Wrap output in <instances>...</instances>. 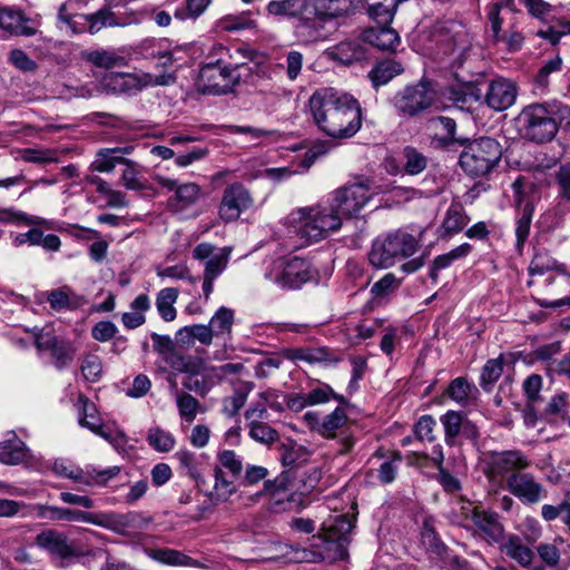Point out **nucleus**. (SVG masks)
I'll return each instance as SVG.
<instances>
[{
	"label": "nucleus",
	"instance_id": "2f4dec72",
	"mask_svg": "<svg viewBox=\"0 0 570 570\" xmlns=\"http://www.w3.org/2000/svg\"><path fill=\"white\" fill-rule=\"evenodd\" d=\"M78 404L80 406L78 420L80 426L90 430L96 435H104V425L97 415L96 405L83 394L79 395Z\"/></svg>",
	"mask_w": 570,
	"mask_h": 570
},
{
	"label": "nucleus",
	"instance_id": "72a5a7b5",
	"mask_svg": "<svg viewBox=\"0 0 570 570\" xmlns=\"http://www.w3.org/2000/svg\"><path fill=\"white\" fill-rule=\"evenodd\" d=\"M502 550L509 558L522 567L529 566L534 556L532 550L523 544L521 538L515 534H511L507 538L505 542L502 544Z\"/></svg>",
	"mask_w": 570,
	"mask_h": 570
},
{
	"label": "nucleus",
	"instance_id": "9b49d317",
	"mask_svg": "<svg viewBox=\"0 0 570 570\" xmlns=\"http://www.w3.org/2000/svg\"><path fill=\"white\" fill-rule=\"evenodd\" d=\"M274 284L282 288H298L312 279L313 274L307 261L293 257L289 259H277L273 263L272 269L265 274Z\"/></svg>",
	"mask_w": 570,
	"mask_h": 570
},
{
	"label": "nucleus",
	"instance_id": "6e6d98bb",
	"mask_svg": "<svg viewBox=\"0 0 570 570\" xmlns=\"http://www.w3.org/2000/svg\"><path fill=\"white\" fill-rule=\"evenodd\" d=\"M396 8L383 3L381 1L373 3L368 7L370 18L377 23V26H389L395 14Z\"/></svg>",
	"mask_w": 570,
	"mask_h": 570
},
{
	"label": "nucleus",
	"instance_id": "f704fd0d",
	"mask_svg": "<svg viewBox=\"0 0 570 570\" xmlns=\"http://www.w3.org/2000/svg\"><path fill=\"white\" fill-rule=\"evenodd\" d=\"M200 197V187L195 183L179 185L170 204L177 212L185 210L197 203Z\"/></svg>",
	"mask_w": 570,
	"mask_h": 570
},
{
	"label": "nucleus",
	"instance_id": "473e14b6",
	"mask_svg": "<svg viewBox=\"0 0 570 570\" xmlns=\"http://www.w3.org/2000/svg\"><path fill=\"white\" fill-rule=\"evenodd\" d=\"M480 511L481 510L478 507H474L472 502L459 498L453 502L451 519L454 523L465 529H472Z\"/></svg>",
	"mask_w": 570,
	"mask_h": 570
},
{
	"label": "nucleus",
	"instance_id": "39448f33",
	"mask_svg": "<svg viewBox=\"0 0 570 570\" xmlns=\"http://www.w3.org/2000/svg\"><path fill=\"white\" fill-rule=\"evenodd\" d=\"M355 519L348 514L328 515L322 523L318 535L313 537V560H342L347 556L350 534L354 528Z\"/></svg>",
	"mask_w": 570,
	"mask_h": 570
},
{
	"label": "nucleus",
	"instance_id": "4d7b16f0",
	"mask_svg": "<svg viewBox=\"0 0 570 570\" xmlns=\"http://www.w3.org/2000/svg\"><path fill=\"white\" fill-rule=\"evenodd\" d=\"M402 459L400 455L385 459L377 469V479L383 484L392 483L397 474Z\"/></svg>",
	"mask_w": 570,
	"mask_h": 570
},
{
	"label": "nucleus",
	"instance_id": "a878e982",
	"mask_svg": "<svg viewBox=\"0 0 570 570\" xmlns=\"http://www.w3.org/2000/svg\"><path fill=\"white\" fill-rule=\"evenodd\" d=\"M324 55L334 61L350 65L365 57L364 48L354 40L342 41L325 50Z\"/></svg>",
	"mask_w": 570,
	"mask_h": 570
},
{
	"label": "nucleus",
	"instance_id": "a211bd4d",
	"mask_svg": "<svg viewBox=\"0 0 570 570\" xmlns=\"http://www.w3.org/2000/svg\"><path fill=\"white\" fill-rule=\"evenodd\" d=\"M126 24L127 21L118 19L110 8H102L92 14L73 16L68 27L73 33L89 31L95 35L105 27H124Z\"/></svg>",
	"mask_w": 570,
	"mask_h": 570
},
{
	"label": "nucleus",
	"instance_id": "b1692460",
	"mask_svg": "<svg viewBox=\"0 0 570 570\" xmlns=\"http://www.w3.org/2000/svg\"><path fill=\"white\" fill-rule=\"evenodd\" d=\"M473 527L476 528L479 535L490 544L498 543L503 538V525L495 513L481 510Z\"/></svg>",
	"mask_w": 570,
	"mask_h": 570
},
{
	"label": "nucleus",
	"instance_id": "7ed1b4c3",
	"mask_svg": "<svg viewBox=\"0 0 570 570\" xmlns=\"http://www.w3.org/2000/svg\"><path fill=\"white\" fill-rule=\"evenodd\" d=\"M484 473L490 480H503L505 489L524 504H535L546 498L544 487L532 473L530 458L520 450L490 452L484 459Z\"/></svg>",
	"mask_w": 570,
	"mask_h": 570
},
{
	"label": "nucleus",
	"instance_id": "ea45409f",
	"mask_svg": "<svg viewBox=\"0 0 570 570\" xmlns=\"http://www.w3.org/2000/svg\"><path fill=\"white\" fill-rule=\"evenodd\" d=\"M214 487L209 493V498L214 503L225 502L235 492V485L227 480L223 469L215 466L214 469Z\"/></svg>",
	"mask_w": 570,
	"mask_h": 570
},
{
	"label": "nucleus",
	"instance_id": "864d4df0",
	"mask_svg": "<svg viewBox=\"0 0 570 570\" xmlns=\"http://www.w3.org/2000/svg\"><path fill=\"white\" fill-rule=\"evenodd\" d=\"M533 207L530 204H525L521 216L517 220L515 237H517V249L522 250V247L529 236L530 226L532 220Z\"/></svg>",
	"mask_w": 570,
	"mask_h": 570
},
{
	"label": "nucleus",
	"instance_id": "052dcab7",
	"mask_svg": "<svg viewBox=\"0 0 570 570\" xmlns=\"http://www.w3.org/2000/svg\"><path fill=\"white\" fill-rule=\"evenodd\" d=\"M400 283L392 273L385 274L381 279L373 284L371 292L376 297H383L394 292Z\"/></svg>",
	"mask_w": 570,
	"mask_h": 570
},
{
	"label": "nucleus",
	"instance_id": "09e8293b",
	"mask_svg": "<svg viewBox=\"0 0 570 570\" xmlns=\"http://www.w3.org/2000/svg\"><path fill=\"white\" fill-rule=\"evenodd\" d=\"M148 443L158 452H169L174 449L176 440L174 435L160 428H153L148 431Z\"/></svg>",
	"mask_w": 570,
	"mask_h": 570
},
{
	"label": "nucleus",
	"instance_id": "2eb2a0df",
	"mask_svg": "<svg viewBox=\"0 0 570 570\" xmlns=\"http://www.w3.org/2000/svg\"><path fill=\"white\" fill-rule=\"evenodd\" d=\"M253 205L249 191L239 183L228 185L218 208L219 218L225 223L235 222Z\"/></svg>",
	"mask_w": 570,
	"mask_h": 570
},
{
	"label": "nucleus",
	"instance_id": "de8ad7c7",
	"mask_svg": "<svg viewBox=\"0 0 570 570\" xmlns=\"http://www.w3.org/2000/svg\"><path fill=\"white\" fill-rule=\"evenodd\" d=\"M503 372V356L489 360L481 372L480 385L483 390L490 391L493 384L500 379Z\"/></svg>",
	"mask_w": 570,
	"mask_h": 570
},
{
	"label": "nucleus",
	"instance_id": "9d476101",
	"mask_svg": "<svg viewBox=\"0 0 570 570\" xmlns=\"http://www.w3.org/2000/svg\"><path fill=\"white\" fill-rule=\"evenodd\" d=\"M175 81L171 75L153 76L142 73L140 76L124 72H106L101 78L104 89L112 94H131L148 86H164Z\"/></svg>",
	"mask_w": 570,
	"mask_h": 570
},
{
	"label": "nucleus",
	"instance_id": "3c124183",
	"mask_svg": "<svg viewBox=\"0 0 570 570\" xmlns=\"http://www.w3.org/2000/svg\"><path fill=\"white\" fill-rule=\"evenodd\" d=\"M473 391H475V387L464 377H456L451 382L448 394L454 402L464 405L471 399Z\"/></svg>",
	"mask_w": 570,
	"mask_h": 570
},
{
	"label": "nucleus",
	"instance_id": "680f3d73",
	"mask_svg": "<svg viewBox=\"0 0 570 570\" xmlns=\"http://www.w3.org/2000/svg\"><path fill=\"white\" fill-rule=\"evenodd\" d=\"M285 70L286 76L291 81L297 79L303 67V55L299 51L292 50L285 56Z\"/></svg>",
	"mask_w": 570,
	"mask_h": 570
},
{
	"label": "nucleus",
	"instance_id": "5701e85b",
	"mask_svg": "<svg viewBox=\"0 0 570 570\" xmlns=\"http://www.w3.org/2000/svg\"><path fill=\"white\" fill-rule=\"evenodd\" d=\"M312 0H273L268 2L267 13L275 17L294 18L298 21L302 17L312 13Z\"/></svg>",
	"mask_w": 570,
	"mask_h": 570
},
{
	"label": "nucleus",
	"instance_id": "f8f14e48",
	"mask_svg": "<svg viewBox=\"0 0 570 570\" xmlns=\"http://www.w3.org/2000/svg\"><path fill=\"white\" fill-rule=\"evenodd\" d=\"M435 101V91L426 81L404 87L397 91L392 104L399 114L404 116H416L429 109Z\"/></svg>",
	"mask_w": 570,
	"mask_h": 570
},
{
	"label": "nucleus",
	"instance_id": "37998d69",
	"mask_svg": "<svg viewBox=\"0 0 570 570\" xmlns=\"http://www.w3.org/2000/svg\"><path fill=\"white\" fill-rule=\"evenodd\" d=\"M403 168L404 171L409 175H419L421 174L428 166V158L425 155L420 153L416 148L412 146H406L403 149Z\"/></svg>",
	"mask_w": 570,
	"mask_h": 570
},
{
	"label": "nucleus",
	"instance_id": "49530a36",
	"mask_svg": "<svg viewBox=\"0 0 570 570\" xmlns=\"http://www.w3.org/2000/svg\"><path fill=\"white\" fill-rule=\"evenodd\" d=\"M234 323V312L225 306L219 307L209 321V327L215 336L230 334Z\"/></svg>",
	"mask_w": 570,
	"mask_h": 570
},
{
	"label": "nucleus",
	"instance_id": "bf43d9fd",
	"mask_svg": "<svg viewBox=\"0 0 570 570\" xmlns=\"http://www.w3.org/2000/svg\"><path fill=\"white\" fill-rule=\"evenodd\" d=\"M58 370L68 366L73 360L75 351L70 345L58 343L50 352Z\"/></svg>",
	"mask_w": 570,
	"mask_h": 570
},
{
	"label": "nucleus",
	"instance_id": "bb28decb",
	"mask_svg": "<svg viewBox=\"0 0 570 570\" xmlns=\"http://www.w3.org/2000/svg\"><path fill=\"white\" fill-rule=\"evenodd\" d=\"M312 12H318L327 21L346 17L355 9V0H312Z\"/></svg>",
	"mask_w": 570,
	"mask_h": 570
},
{
	"label": "nucleus",
	"instance_id": "4468645a",
	"mask_svg": "<svg viewBox=\"0 0 570 570\" xmlns=\"http://www.w3.org/2000/svg\"><path fill=\"white\" fill-rule=\"evenodd\" d=\"M235 80L234 69L217 61L202 67L197 85L204 94L223 95L232 90Z\"/></svg>",
	"mask_w": 570,
	"mask_h": 570
},
{
	"label": "nucleus",
	"instance_id": "338daca9",
	"mask_svg": "<svg viewBox=\"0 0 570 570\" xmlns=\"http://www.w3.org/2000/svg\"><path fill=\"white\" fill-rule=\"evenodd\" d=\"M96 87L92 83L77 86L63 85L60 96L65 99L90 98L94 96Z\"/></svg>",
	"mask_w": 570,
	"mask_h": 570
},
{
	"label": "nucleus",
	"instance_id": "79ce46f5",
	"mask_svg": "<svg viewBox=\"0 0 570 570\" xmlns=\"http://www.w3.org/2000/svg\"><path fill=\"white\" fill-rule=\"evenodd\" d=\"M212 0H186L174 11V18L178 21L197 20L209 7Z\"/></svg>",
	"mask_w": 570,
	"mask_h": 570
},
{
	"label": "nucleus",
	"instance_id": "69168bd1",
	"mask_svg": "<svg viewBox=\"0 0 570 570\" xmlns=\"http://www.w3.org/2000/svg\"><path fill=\"white\" fill-rule=\"evenodd\" d=\"M436 421L431 415H423L415 424V434L422 441L432 442L435 440L433 434Z\"/></svg>",
	"mask_w": 570,
	"mask_h": 570
},
{
	"label": "nucleus",
	"instance_id": "412c9836",
	"mask_svg": "<svg viewBox=\"0 0 570 570\" xmlns=\"http://www.w3.org/2000/svg\"><path fill=\"white\" fill-rule=\"evenodd\" d=\"M362 39L382 51H395L401 42L396 30L389 26L371 27L363 31Z\"/></svg>",
	"mask_w": 570,
	"mask_h": 570
},
{
	"label": "nucleus",
	"instance_id": "c9c22d12",
	"mask_svg": "<svg viewBox=\"0 0 570 570\" xmlns=\"http://www.w3.org/2000/svg\"><path fill=\"white\" fill-rule=\"evenodd\" d=\"M469 223V217L460 205H451L441 226V235L450 236L461 232Z\"/></svg>",
	"mask_w": 570,
	"mask_h": 570
},
{
	"label": "nucleus",
	"instance_id": "4c0bfd02",
	"mask_svg": "<svg viewBox=\"0 0 570 570\" xmlns=\"http://www.w3.org/2000/svg\"><path fill=\"white\" fill-rule=\"evenodd\" d=\"M444 429V441L448 445L453 446L458 444V438L461 435V430L464 420L460 412L448 411L440 417Z\"/></svg>",
	"mask_w": 570,
	"mask_h": 570
},
{
	"label": "nucleus",
	"instance_id": "393cba45",
	"mask_svg": "<svg viewBox=\"0 0 570 570\" xmlns=\"http://www.w3.org/2000/svg\"><path fill=\"white\" fill-rule=\"evenodd\" d=\"M30 20L26 19L20 11L9 8L0 9V28L16 35L26 37L35 36L37 27L29 24Z\"/></svg>",
	"mask_w": 570,
	"mask_h": 570
},
{
	"label": "nucleus",
	"instance_id": "20e7f679",
	"mask_svg": "<svg viewBox=\"0 0 570 570\" xmlns=\"http://www.w3.org/2000/svg\"><path fill=\"white\" fill-rule=\"evenodd\" d=\"M37 515L51 521L85 522L108 529L115 533L124 534L138 525L142 519L138 512H98L90 513L81 510L40 504Z\"/></svg>",
	"mask_w": 570,
	"mask_h": 570
},
{
	"label": "nucleus",
	"instance_id": "f257e3e1",
	"mask_svg": "<svg viewBox=\"0 0 570 570\" xmlns=\"http://www.w3.org/2000/svg\"><path fill=\"white\" fill-rule=\"evenodd\" d=\"M370 183H353L335 189L327 200L293 209L286 217L303 245H311L338 232L375 194Z\"/></svg>",
	"mask_w": 570,
	"mask_h": 570
},
{
	"label": "nucleus",
	"instance_id": "f3484780",
	"mask_svg": "<svg viewBox=\"0 0 570 570\" xmlns=\"http://www.w3.org/2000/svg\"><path fill=\"white\" fill-rule=\"evenodd\" d=\"M232 254V247L217 248L210 243H200L193 250V257L205 262L204 276L217 278L226 269Z\"/></svg>",
	"mask_w": 570,
	"mask_h": 570
},
{
	"label": "nucleus",
	"instance_id": "5fc2aeb1",
	"mask_svg": "<svg viewBox=\"0 0 570 570\" xmlns=\"http://www.w3.org/2000/svg\"><path fill=\"white\" fill-rule=\"evenodd\" d=\"M248 428L249 436L257 442L269 444L278 440L277 431L262 421H252Z\"/></svg>",
	"mask_w": 570,
	"mask_h": 570
},
{
	"label": "nucleus",
	"instance_id": "7c9ffc66",
	"mask_svg": "<svg viewBox=\"0 0 570 570\" xmlns=\"http://www.w3.org/2000/svg\"><path fill=\"white\" fill-rule=\"evenodd\" d=\"M403 70L401 62L394 59H384L374 66L370 71L368 77L374 87H380L386 85L394 77L401 75Z\"/></svg>",
	"mask_w": 570,
	"mask_h": 570
},
{
	"label": "nucleus",
	"instance_id": "774afa93",
	"mask_svg": "<svg viewBox=\"0 0 570 570\" xmlns=\"http://www.w3.org/2000/svg\"><path fill=\"white\" fill-rule=\"evenodd\" d=\"M557 262L546 254H535L532 258L529 271L531 275H543L546 272L557 268Z\"/></svg>",
	"mask_w": 570,
	"mask_h": 570
},
{
	"label": "nucleus",
	"instance_id": "e2e57ef3",
	"mask_svg": "<svg viewBox=\"0 0 570 570\" xmlns=\"http://www.w3.org/2000/svg\"><path fill=\"white\" fill-rule=\"evenodd\" d=\"M220 468L227 469L233 475L237 476L242 473L243 463L239 456L232 450H224L218 453Z\"/></svg>",
	"mask_w": 570,
	"mask_h": 570
},
{
	"label": "nucleus",
	"instance_id": "c85d7f7f",
	"mask_svg": "<svg viewBox=\"0 0 570 570\" xmlns=\"http://www.w3.org/2000/svg\"><path fill=\"white\" fill-rule=\"evenodd\" d=\"M174 458L178 462V471L180 474L186 475L196 482L203 481L200 462L202 455H198L187 449H180L175 453Z\"/></svg>",
	"mask_w": 570,
	"mask_h": 570
},
{
	"label": "nucleus",
	"instance_id": "aec40b11",
	"mask_svg": "<svg viewBox=\"0 0 570 570\" xmlns=\"http://www.w3.org/2000/svg\"><path fill=\"white\" fill-rule=\"evenodd\" d=\"M314 16L306 14L295 26L296 38L305 45L324 41L330 36L326 28L327 20L318 12H312Z\"/></svg>",
	"mask_w": 570,
	"mask_h": 570
},
{
	"label": "nucleus",
	"instance_id": "ddd939ff",
	"mask_svg": "<svg viewBox=\"0 0 570 570\" xmlns=\"http://www.w3.org/2000/svg\"><path fill=\"white\" fill-rule=\"evenodd\" d=\"M291 473V470L284 471L274 480L265 481L263 491L256 494L257 497L268 495L271 498L269 509L275 513L295 511L304 507L301 494L286 493L292 478Z\"/></svg>",
	"mask_w": 570,
	"mask_h": 570
},
{
	"label": "nucleus",
	"instance_id": "6ab92c4d",
	"mask_svg": "<svg viewBox=\"0 0 570 570\" xmlns=\"http://www.w3.org/2000/svg\"><path fill=\"white\" fill-rule=\"evenodd\" d=\"M517 86L511 80L498 78L490 82L487 95V105L495 110L503 111L510 108L517 99Z\"/></svg>",
	"mask_w": 570,
	"mask_h": 570
},
{
	"label": "nucleus",
	"instance_id": "dca6fc26",
	"mask_svg": "<svg viewBox=\"0 0 570 570\" xmlns=\"http://www.w3.org/2000/svg\"><path fill=\"white\" fill-rule=\"evenodd\" d=\"M347 420L345 409L340 406L324 416L314 411H308L303 415V421L307 428L325 439H335L337 432L346 425Z\"/></svg>",
	"mask_w": 570,
	"mask_h": 570
},
{
	"label": "nucleus",
	"instance_id": "e433bc0d",
	"mask_svg": "<svg viewBox=\"0 0 570 570\" xmlns=\"http://www.w3.org/2000/svg\"><path fill=\"white\" fill-rule=\"evenodd\" d=\"M178 294V289L174 287L163 288L157 294L156 307L165 322H171L177 316V311L174 305L177 302Z\"/></svg>",
	"mask_w": 570,
	"mask_h": 570
},
{
	"label": "nucleus",
	"instance_id": "c03bdc74",
	"mask_svg": "<svg viewBox=\"0 0 570 570\" xmlns=\"http://www.w3.org/2000/svg\"><path fill=\"white\" fill-rule=\"evenodd\" d=\"M87 61L100 68H112L121 66L125 58L112 50L98 49L85 53Z\"/></svg>",
	"mask_w": 570,
	"mask_h": 570
},
{
	"label": "nucleus",
	"instance_id": "f03ea898",
	"mask_svg": "<svg viewBox=\"0 0 570 570\" xmlns=\"http://www.w3.org/2000/svg\"><path fill=\"white\" fill-rule=\"evenodd\" d=\"M309 112L315 125L333 138H348L361 128L358 101L332 87L320 88L309 97Z\"/></svg>",
	"mask_w": 570,
	"mask_h": 570
},
{
	"label": "nucleus",
	"instance_id": "a18cd8bd",
	"mask_svg": "<svg viewBox=\"0 0 570 570\" xmlns=\"http://www.w3.org/2000/svg\"><path fill=\"white\" fill-rule=\"evenodd\" d=\"M38 543L52 553L61 557L70 553V547L68 546L66 538L55 531L49 530L40 533L38 535Z\"/></svg>",
	"mask_w": 570,
	"mask_h": 570
},
{
	"label": "nucleus",
	"instance_id": "1a4fd4ad",
	"mask_svg": "<svg viewBox=\"0 0 570 570\" xmlns=\"http://www.w3.org/2000/svg\"><path fill=\"white\" fill-rule=\"evenodd\" d=\"M51 469L56 475L69 479L82 487L106 485L109 480L117 476L120 472V468L117 465L102 470L94 465H87L82 469L65 459L56 460Z\"/></svg>",
	"mask_w": 570,
	"mask_h": 570
},
{
	"label": "nucleus",
	"instance_id": "58836bf2",
	"mask_svg": "<svg viewBox=\"0 0 570 570\" xmlns=\"http://www.w3.org/2000/svg\"><path fill=\"white\" fill-rule=\"evenodd\" d=\"M118 164L130 165L131 160L116 155L111 148H104L97 151L91 168L99 173H110Z\"/></svg>",
	"mask_w": 570,
	"mask_h": 570
},
{
	"label": "nucleus",
	"instance_id": "0eeeda50",
	"mask_svg": "<svg viewBox=\"0 0 570 570\" xmlns=\"http://www.w3.org/2000/svg\"><path fill=\"white\" fill-rule=\"evenodd\" d=\"M557 112L556 104H532L524 107L520 114L524 137L540 144L550 141L558 131L554 119Z\"/></svg>",
	"mask_w": 570,
	"mask_h": 570
},
{
	"label": "nucleus",
	"instance_id": "603ef678",
	"mask_svg": "<svg viewBox=\"0 0 570 570\" xmlns=\"http://www.w3.org/2000/svg\"><path fill=\"white\" fill-rule=\"evenodd\" d=\"M305 395L309 406L327 403L331 399L340 403H345L344 396L336 394L327 384L312 389L309 392L305 393Z\"/></svg>",
	"mask_w": 570,
	"mask_h": 570
},
{
	"label": "nucleus",
	"instance_id": "4be33fe9",
	"mask_svg": "<svg viewBox=\"0 0 570 570\" xmlns=\"http://www.w3.org/2000/svg\"><path fill=\"white\" fill-rule=\"evenodd\" d=\"M145 553L151 560L170 567H190L205 569L206 566L200 561L185 554L184 552L169 548L146 549Z\"/></svg>",
	"mask_w": 570,
	"mask_h": 570
},
{
	"label": "nucleus",
	"instance_id": "cd10ccee",
	"mask_svg": "<svg viewBox=\"0 0 570 570\" xmlns=\"http://www.w3.org/2000/svg\"><path fill=\"white\" fill-rule=\"evenodd\" d=\"M8 436L6 441L0 443V462L7 465H16L28 458L29 450L13 431L8 432Z\"/></svg>",
	"mask_w": 570,
	"mask_h": 570
},
{
	"label": "nucleus",
	"instance_id": "6e6552de",
	"mask_svg": "<svg viewBox=\"0 0 570 570\" xmlns=\"http://www.w3.org/2000/svg\"><path fill=\"white\" fill-rule=\"evenodd\" d=\"M502 156L501 145L493 138L482 137L470 142L460 155V166L471 176L489 174Z\"/></svg>",
	"mask_w": 570,
	"mask_h": 570
},
{
	"label": "nucleus",
	"instance_id": "423d86ee",
	"mask_svg": "<svg viewBox=\"0 0 570 570\" xmlns=\"http://www.w3.org/2000/svg\"><path fill=\"white\" fill-rule=\"evenodd\" d=\"M417 247L419 240L415 236L397 229L373 240L368 261L375 267L389 268L396 261L412 256Z\"/></svg>",
	"mask_w": 570,
	"mask_h": 570
},
{
	"label": "nucleus",
	"instance_id": "a19ab883",
	"mask_svg": "<svg viewBox=\"0 0 570 570\" xmlns=\"http://www.w3.org/2000/svg\"><path fill=\"white\" fill-rule=\"evenodd\" d=\"M176 405L180 419L187 424H191L202 409L199 401L187 392L176 394Z\"/></svg>",
	"mask_w": 570,
	"mask_h": 570
},
{
	"label": "nucleus",
	"instance_id": "8fccbe9b",
	"mask_svg": "<svg viewBox=\"0 0 570 570\" xmlns=\"http://www.w3.org/2000/svg\"><path fill=\"white\" fill-rule=\"evenodd\" d=\"M255 27V21L247 14L226 16L216 22V29L220 31H239Z\"/></svg>",
	"mask_w": 570,
	"mask_h": 570
},
{
	"label": "nucleus",
	"instance_id": "c756f323",
	"mask_svg": "<svg viewBox=\"0 0 570 570\" xmlns=\"http://www.w3.org/2000/svg\"><path fill=\"white\" fill-rule=\"evenodd\" d=\"M254 389V384L248 381H239L234 385V393L223 400L222 411L225 415L232 417L238 414L244 406L248 394Z\"/></svg>",
	"mask_w": 570,
	"mask_h": 570
},
{
	"label": "nucleus",
	"instance_id": "13d9d810",
	"mask_svg": "<svg viewBox=\"0 0 570 570\" xmlns=\"http://www.w3.org/2000/svg\"><path fill=\"white\" fill-rule=\"evenodd\" d=\"M82 376L89 382H96L99 380L102 372V363L97 355H87L80 366Z\"/></svg>",
	"mask_w": 570,
	"mask_h": 570
},
{
	"label": "nucleus",
	"instance_id": "0e129e2a",
	"mask_svg": "<svg viewBox=\"0 0 570 570\" xmlns=\"http://www.w3.org/2000/svg\"><path fill=\"white\" fill-rule=\"evenodd\" d=\"M562 67V59L559 56L548 60L538 71L535 82L539 87L546 88L549 85V75L557 72Z\"/></svg>",
	"mask_w": 570,
	"mask_h": 570
}]
</instances>
